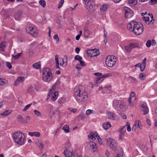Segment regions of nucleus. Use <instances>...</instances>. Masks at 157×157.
I'll list each match as a JSON object with an SVG mask.
<instances>
[{
  "mask_svg": "<svg viewBox=\"0 0 157 157\" xmlns=\"http://www.w3.org/2000/svg\"><path fill=\"white\" fill-rule=\"evenodd\" d=\"M35 91V88L32 86H29L27 90V92L31 94H33Z\"/></svg>",
  "mask_w": 157,
  "mask_h": 157,
  "instance_id": "nucleus-28",
  "label": "nucleus"
},
{
  "mask_svg": "<svg viewBox=\"0 0 157 157\" xmlns=\"http://www.w3.org/2000/svg\"><path fill=\"white\" fill-rule=\"evenodd\" d=\"M64 0H61L59 2V4L58 6V8L59 9L62 6L64 2Z\"/></svg>",
  "mask_w": 157,
  "mask_h": 157,
  "instance_id": "nucleus-59",
  "label": "nucleus"
},
{
  "mask_svg": "<svg viewBox=\"0 0 157 157\" xmlns=\"http://www.w3.org/2000/svg\"><path fill=\"white\" fill-rule=\"evenodd\" d=\"M18 40L20 42H24L26 40V38L25 37H21L18 39Z\"/></svg>",
  "mask_w": 157,
  "mask_h": 157,
  "instance_id": "nucleus-50",
  "label": "nucleus"
},
{
  "mask_svg": "<svg viewBox=\"0 0 157 157\" xmlns=\"http://www.w3.org/2000/svg\"><path fill=\"white\" fill-rule=\"evenodd\" d=\"M8 81L5 79L0 78V86H4L8 83Z\"/></svg>",
  "mask_w": 157,
  "mask_h": 157,
  "instance_id": "nucleus-25",
  "label": "nucleus"
},
{
  "mask_svg": "<svg viewBox=\"0 0 157 157\" xmlns=\"http://www.w3.org/2000/svg\"><path fill=\"white\" fill-rule=\"evenodd\" d=\"M103 80L101 76V77H98L96 79V82L97 84L100 83Z\"/></svg>",
  "mask_w": 157,
  "mask_h": 157,
  "instance_id": "nucleus-38",
  "label": "nucleus"
},
{
  "mask_svg": "<svg viewBox=\"0 0 157 157\" xmlns=\"http://www.w3.org/2000/svg\"><path fill=\"white\" fill-rule=\"evenodd\" d=\"M113 106L116 110H122L124 109V103L121 101L115 100L113 101Z\"/></svg>",
  "mask_w": 157,
  "mask_h": 157,
  "instance_id": "nucleus-5",
  "label": "nucleus"
},
{
  "mask_svg": "<svg viewBox=\"0 0 157 157\" xmlns=\"http://www.w3.org/2000/svg\"><path fill=\"white\" fill-rule=\"evenodd\" d=\"M58 94V92H55L52 93L51 92H49L48 96V98L51 97V99L53 101H55L57 98Z\"/></svg>",
  "mask_w": 157,
  "mask_h": 157,
  "instance_id": "nucleus-13",
  "label": "nucleus"
},
{
  "mask_svg": "<svg viewBox=\"0 0 157 157\" xmlns=\"http://www.w3.org/2000/svg\"><path fill=\"white\" fill-rule=\"evenodd\" d=\"M13 9H9L6 10L4 12V17L6 19L8 18L10 15L11 14L12 12L13 11Z\"/></svg>",
  "mask_w": 157,
  "mask_h": 157,
  "instance_id": "nucleus-18",
  "label": "nucleus"
},
{
  "mask_svg": "<svg viewBox=\"0 0 157 157\" xmlns=\"http://www.w3.org/2000/svg\"><path fill=\"white\" fill-rule=\"evenodd\" d=\"M34 112L35 114L37 116V117H40L41 116V114L40 113L39 111H38L35 110H34Z\"/></svg>",
  "mask_w": 157,
  "mask_h": 157,
  "instance_id": "nucleus-47",
  "label": "nucleus"
},
{
  "mask_svg": "<svg viewBox=\"0 0 157 157\" xmlns=\"http://www.w3.org/2000/svg\"><path fill=\"white\" fill-rule=\"evenodd\" d=\"M138 47L137 44L132 43L129 44L127 46L125 47V50L128 52H130L132 49Z\"/></svg>",
  "mask_w": 157,
  "mask_h": 157,
  "instance_id": "nucleus-10",
  "label": "nucleus"
},
{
  "mask_svg": "<svg viewBox=\"0 0 157 157\" xmlns=\"http://www.w3.org/2000/svg\"><path fill=\"white\" fill-rule=\"evenodd\" d=\"M127 29L136 35L141 34L144 31L142 24L140 21H132L127 25Z\"/></svg>",
  "mask_w": 157,
  "mask_h": 157,
  "instance_id": "nucleus-2",
  "label": "nucleus"
},
{
  "mask_svg": "<svg viewBox=\"0 0 157 157\" xmlns=\"http://www.w3.org/2000/svg\"><path fill=\"white\" fill-rule=\"evenodd\" d=\"M90 147L93 149L97 148V145L96 143L93 141H90L89 143Z\"/></svg>",
  "mask_w": 157,
  "mask_h": 157,
  "instance_id": "nucleus-37",
  "label": "nucleus"
},
{
  "mask_svg": "<svg viewBox=\"0 0 157 157\" xmlns=\"http://www.w3.org/2000/svg\"><path fill=\"white\" fill-rule=\"evenodd\" d=\"M29 135L31 136H35L37 137H39L40 136V134L39 132H29Z\"/></svg>",
  "mask_w": 157,
  "mask_h": 157,
  "instance_id": "nucleus-24",
  "label": "nucleus"
},
{
  "mask_svg": "<svg viewBox=\"0 0 157 157\" xmlns=\"http://www.w3.org/2000/svg\"><path fill=\"white\" fill-rule=\"evenodd\" d=\"M32 105V103H30V104H29L26 105L24 108L23 109L22 111L23 112L26 111V110H27L29 107L30 106Z\"/></svg>",
  "mask_w": 157,
  "mask_h": 157,
  "instance_id": "nucleus-45",
  "label": "nucleus"
},
{
  "mask_svg": "<svg viewBox=\"0 0 157 157\" xmlns=\"http://www.w3.org/2000/svg\"><path fill=\"white\" fill-rule=\"evenodd\" d=\"M53 38L54 39H56L57 42H58L59 41V39L57 34L53 36Z\"/></svg>",
  "mask_w": 157,
  "mask_h": 157,
  "instance_id": "nucleus-60",
  "label": "nucleus"
},
{
  "mask_svg": "<svg viewBox=\"0 0 157 157\" xmlns=\"http://www.w3.org/2000/svg\"><path fill=\"white\" fill-rule=\"evenodd\" d=\"M76 60H79V63H80L81 66H85L86 65V64L85 63L84 61L82 60V59H76Z\"/></svg>",
  "mask_w": 157,
  "mask_h": 157,
  "instance_id": "nucleus-52",
  "label": "nucleus"
},
{
  "mask_svg": "<svg viewBox=\"0 0 157 157\" xmlns=\"http://www.w3.org/2000/svg\"><path fill=\"white\" fill-rule=\"evenodd\" d=\"M126 127L125 126H121L119 128L118 132H119L124 133V132L126 131Z\"/></svg>",
  "mask_w": 157,
  "mask_h": 157,
  "instance_id": "nucleus-36",
  "label": "nucleus"
},
{
  "mask_svg": "<svg viewBox=\"0 0 157 157\" xmlns=\"http://www.w3.org/2000/svg\"><path fill=\"white\" fill-rule=\"evenodd\" d=\"M143 19L145 22H147L149 21V18L148 17H146L144 16L143 17Z\"/></svg>",
  "mask_w": 157,
  "mask_h": 157,
  "instance_id": "nucleus-61",
  "label": "nucleus"
},
{
  "mask_svg": "<svg viewBox=\"0 0 157 157\" xmlns=\"http://www.w3.org/2000/svg\"><path fill=\"white\" fill-rule=\"evenodd\" d=\"M125 17L126 18H129L132 17L133 15V11L128 7H125Z\"/></svg>",
  "mask_w": 157,
  "mask_h": 157,
  "instance_id": "nucleus-9",
  "label": "nucleus"
},
{
  "mask_svg": "<svg viewBox=\"0 0 157 157\" xmlns=\"http://www.w3.org/2000/svg\"><path fill=\"white\" fill-rule=\"evenodd\" d=\"M108 114L109 118L112 120H114L115 119L116 116L115 113L110 112Z\"/></svg>",
  "mask_w": 157,
  "mask_h": 157,
  "instance_id": "nucleus-27",
  "label": "nucleus"
},
{
  "mask_svg": "<svg viewBox=\"0 0 157 157\" xmlns=\"http://www.w3.org/2000/svg\"><path fill=\"white\" fill-rule=\"evenodd\" d=\"M17 119H18L19 122H21L22 124H25L26 122L25 121V120L21 115H18L17 117Z\"/></svg>",
  "mask_w": 157,
  "mask_h": 157,
  "instance_id": "nucleus-23",
  "label": "nucleus"
},
{
  "mask_svg": "<svg viewBox=\"0 0 157 157\" xmlns=\"http://www.w3.org/2000/svg\"><path fill=\"white\" fill-rule=\"evenodd\" d=\"M52 78V75L51 70L48 68L44 69L43 71L42 79L45 82L51 81Z\"/></svg>",
  "mask_w": 157,
  "mask_h": 157,
  "instance_id": "nucleus-4",
  "label": "nucleus"
},
{
  "mask_svg": "<svg viewBox=\"0 0 157 157\" xmlns=\"http://www.w3.org/2000/svg\"><path fill=\"white\" fill-rule=\"evenodd\" d=\"M22 52L18 53L17 55H12V56L14 58V59H18L20 58L21 56V55Z\"/></svg>",
  "mask_w": 157,
  "mask_h": 157,
  "instance_id": "nucleus-42",
  "label": "nucleus"
},
{
  "mask_svg": "<svg viewBox=\"0 0 157 157\" xmlns=\"http://www.w3.org/2000/svg\"><path fill=\"white\" fill-rule=\"evenodd\" d=\"M56 88V86H53L52 88L49 90V92H51L52 93L55 92V90Z\"/></svg>",
  "mask_w": 157,
  "mask_h": 157,
  "instance_id": "nucleus-56",
  "label": "nucleus"
},
{
  "mask_svg": "<svg viewBox=\"0 0 157 157\" xmlns=\"http://www.w3.org/2000/svg\"><path fill=\"white\" fill-rule=\"evenodd\" d=\"M86 5L87 9L90 11L92 12L94 10V5L93 2L89 1Z\"/></svg>",
  "mask_w": 157,
  "mask_h": 157,
  "instance_id": "nucleus-11",
  "label": "nucleus"
},
{
  "mask_svg": "<svg viewBox=\"0 0 157 157\" xmlns=\"http://www.w3.org/2000/svg\"><path fill=\"white\" fill-rule=\"evenodd\" d=\"M74 94L76 100L78 102H84L88 99V95L82 85L77 86L74 90Z\"/></svg>",
  "mask_w": 157,
  "mask_h": 157,
  "instance_id": "nucleus-1",
  "label": "nucleus"
},
{
  "mask_svg": "<svg viewBox=\"0 0 157 157\" xmlns=\"http://www.w3.org/2000/svg\"><path fill=\"white\" fill-rule=\"evenodd\" d=\"M134 124L137 127H139L140 129H142V126L141 124V123L140 121L139 120L136 121L135 123Z\"/></svg>",
  "mask_w": 157,
  "mask_h": 157,
  "instance_id": "nucleus-30",
  "label": "nucleus"
},
{
  "mask_svg": "<svg viewBox=\"0 0 157 157\" xmlns=\"http://www.w3.org/2000/svg\"><path fill=\"white\" fill-rule=\"evenodd\" d=\"M111 126L110 123L107 122L104 123L103 125V127L104 128L105 130L108 129Z\"/></svg>",
  "mask_w": 157,
  "mask_h": 157,
  "instance_id": "nucleus-26",
  "label": "nucleus"
},
{
  "mask_svg": "<svg viewBox=\"0 0 157 157\" xmlns=\"http://www.w3.org/2000/svg\"><path fill=\"white\" fill-rule=\"evenodd\" d=\"M56 61V68L58 69L59 68V59H55Z\"/></svg>",
  "mask_w": 157,
  "mask_h": 157,
  "instance_id": "nucleus-63",
  "label": "nucleus"
},
{
  "mask_svg": "<svg viewBox=\"0 0 157 157\" xmlns=\"http://www.w3.org/2000/svg\"><path fill=\"white\" fill-rule=\"evenodd\" d=\"M146 59H143L141 63L137 64L135 65V66H136V65H139V67H140L141 71H144L146 65Z\"/></svg>",
  "mask_w": 157,
  "mask_h": 157,
  "instance_id": "nucleus-16",
  "label": "nucleus"
},
{
  "mask_svg": "<svg viewBox=\"0 0 157 157\" xmlns=\"http://www.w3.org/2000/svg\"><path fill=\"white\" fill-rule=\"evenodd\" d=\"M25 80V78L22 76H19L17 79L14 83V85L16 86L18 85L20 82H23Z\"/></svg>",
  "mask_w": 157,
  "mask_h": 157,
  "instance_id": "nucleus-19",
  "label": "nucleus"
},
{
  "mask_svg": "<svg viewBox=\"0 0 157 157\" xmlns=\"http://www.w3.org/2000/svg\"><path fill=\"white\" fill-rule=\"evenodd\" d=\"M148 15L150 16V17H151V21H150L148 22V25H149V24L152 25L153 24L154 22H153V21H153L152 20H153V21H154V20L153 19V15L152 14H148Z\"/></svg>",
  "mask_w": 157,
  "mask_h": 157,
  "instance_id": "nucleus-46",
  "label": "nucleus"
},
{
  "mask_svg": "<svg viewBox=\"0 0 157 157\" xmlns=\"http://www.w3.org/2000/svg\"><path fill=\"white\" fill-rule=\"evenodd\" d=\"M63 153L66 157H75V155L70 152L67 148H65Z\"/></svg>",
  "mask_w": 157,
  "mask_h": 157,
  "instance_id": "nucleus-15",
  "label": "nucleus"
},
{
  "mask_svg": "<svg viewBox=\"0 0 157 157\" xmlns=\"http://www.w3.org/2000/svg\"><path fill=\"white\" fill-rule=\"evenodd\" d=\"M90 32L88 30H86L84 32V37L87 38L90 34Z\"/></svg>",
  "mask_w": 157,
  "mask_h": 157,
  "instance_id": "nucleus-41",
  "label": "nucleus"
},
{
  "mask_svg": "<svg viewBox=\"0 0 157 157\" xmlns=\"http://www.w3.org/2000/svg\"><path fill=\"white\" fill-rule=\"evenodd\" d=\"M128 3L133 6L136 5L137 2V0H128Z\"/></svg>",
  "mask_w": 157,
  "mask_h": 157,
  "instance_id": "nucleus-39",
  "label": "nucleus"
},
{
  "mask_svg": "<svg viewBox=\"0 0 157 157\" xmlns=\"http://www.w3.org/2000/svg\"><path fill=\"white\" fill-rule=\"evenodd\" d=\"M139 78L141 80H143L145 78V75L143 73H141L140 74Z\"/></svg>",
  "mask_w": 157,
  "mask_h": 157,
  "instance_id": "nucleus-48",
  "label": "nucleus"
},
{
  "mask_svg": "<svg viewBox=\"0 0 157 157\" xmlns=\"http://www.w3.org/2000/svg\"><path fill=\"white\" fill-rule=\"evenodd\" d=\"M33 68L36 69H38L40 67V62H38L33 64Z\"/></svg>",
  "mask_w": 157,
  "mask_h": 157,
  "instance_id": "nucleus-33",
  "label": "nucleus"
},
{
  "mask_svg": "<svg viewBox=\"0 0 157 157\" xmlns=\"http://www.w3.org/2000/svg\"><path fill=\"white\" fill-rule=\"evenodd\" d=\"M151 42L150 40H148L147 42L146 45L147 47H149L151 46Z\"/></svg>",
  "mask_w": 157,
  "mask_h": 157,
  "instance_id": "nucleus-58",
  "label": "nucleus"
},
{
  "mask_svg": "<svg viewBox=\"0 0 157 157\" xmlns=\"http://www.w3.org/2000/svg\"><path fill=\"white\" fill-rule=\"evenodd\" d=\"M98 135V133L96 132H91L88 135V138L90 140H94L96 139V136Z\"/></svg>",
  "mask_w": 157,
  "mask_h": 157,
  "instance_id": "nucleus-17",
  "label": "nucleus"
},
{
  "mask_svg": "<svg viewBox=\"0 0 157 157\" xmlns=\"http://www.w3.org/2000/svg\"><path fill=\"white\" fill-rule=\"evenodd\" d=\"M36 144L37 146L41 150H42L44 148V145L42 144V141L38 140L36 142Z\"/></svg>",
  "mask_w": 157,
  "mask_h": 157,
  "instance_id": "nucleus-22",
  "label": "nucleus"
},
{
  "mask_svg": "<svg viewBox=\"0 0 157 157\" xmlns=\"http://www.w3.org/2000/svg\"><path fill=\"white\" fill-rule=\"evenodd\" d=\"M114 59H106L105 63L106 65L109 67H111L113 66L116 62V60Z\"/></svg>",
  "mask_w": 157,
  "mask_h": 157,
  "instance_id": "nucleus-14",
  "label": "nucleus"
},
{
  "mask_svg": "<svg viewBox=\"0 0 157 157\" xmlns=\"http://www.w3.org/2000/svg\"><path fill=\"white\" fill-rule=\"evenodd\" d=\"M107 145L110 148L115 150L117 146V142L114 139L109 138L106 140Z\"/></svg>",
  "mask_w": 157,
  "mask_h": 157,
  "instance_id": "nucleus-8",
  "label": "nucleus"
},
{
  "mask_svg": "<svg viewBox=\"0 0 157 157\" xmlns=\"http://www.w3.org/2000/svg\"><path fill=\"white\" fill-rule=\"evenodd\" d=\"M140 109L142 111L144 112L143 114L145 115L148 114L149 112V110L147 106V105L146 103L140 105Z\"/></svg>",
  "mask_w": 157,
  "mask_h": 157,
  "instance_id": "nucleus-12",
  "label": "nucleus"
},
{
  "mask_svg": "<svg viewBox=\"0 0 157 157\" xmlns=\"http://www.w3.org/2000/svg\"><path fill=\"white\" fill-rule=\"evenodd\" d=\"M117 152L116 150H115V152L117 153L114 157H122L123 155L122 151L121 150H117Z\"/></svg>",
  "mask_w": 157,
  "mask_h": 157,
  "instance_id": "nucleus-29",
  "label": "nucleus"
},
{
  "mask_svg": "<svg viewBox=\"0 0 157 157\" xmlns=\"http://www.w3.org/2000/svg\"><path fill=\"white\" fill-rule=\"evenodd\" d=\"M22 13L21 11H18L14 14V17L17 20H19L22 15Z\"/></svg>",
  "mask_w": 157,
  "mask_h": 157,
  "instance_id": "nucleus-20",
  "label": "nucleus"
},
{
  "mask_svg": "<svg viewBox=\"0 0 157 157\" xmlns=\"http://www.w3.org/2000/svg\"><path fill=\"white\" fill-rule=\"evenodd\" d=\"M66 98L64 97H62L60 98L58 100V102L59 103H62L64 102L65 101Z\"/></svg>",
  "mask_w": 157,
  "mask_h": 157,
  "instance_id": "nucleus-40",
  "label": "nucleus"
},
{
  "mask_svg": "<svg viewBox=\"0 0 157 157\" xmlns=\"http://www.w3.org/2000/svg\"><path fill=\"white\" fill-rule=\"evenodd\" d=\"M106 59H117V57L113 55H109L107 56Z\"/></svg>",
  "mask_w": 157,
  "mask_h": 157,
  "instance_id": "nucleus-54",
  "label": "nucleus"
},
{
  "mask_svg": "<svg viewBox=\"0 0 157 157\" xmlns=\"http://www.w3.org/2000/svg\"><path fill=\"white\" fill-rule=\"evenodd\" d=\"M108 4L103 5L100 7V9L101 11L104 12L108 8Z\"/></svg>",
  "mask_w": 157,
  "mask_h": 157,
  "instance_id": "nucleus-32",
  "label": "nucleus"
},
{
  "mask_svg": "<svg viewBox=\"0 0 157 157\" xmlns=\"http://www.w3.org/2000/svg\"><path fill=\"white\" fill-rule=\"evenodd\" d=\"M135 95V93L134 92H132L131 93L130 97L129 98H131V99L132 98H133Z\"/></svg>",
  "mask_w": 157,
  "mask_h": 157,
  "instance_id": "nucleus-64",
  "label": "nucleus"
},
{
  "mask_svg": "<svg viewBox=\"0 0 157 157\" xmlns=\"http://www.w3.org/2000/svg\"><path fill=\"white\" fill-rule=\"evenodd\" d=\"M11 111L10 110H6L3 112L1 114V115L3 116H6L9 115L11 113Z\"/></svg>",
  "mask_w": 157,
  "mask_h": 157,
  "instance_id": "nucleus-31",
  "label": "nucleus"
},
{
  "mask_svg": "<svg viewBox=\"0 0 157 157\" xmlns=\"http://www.w3.org/2000/svg\"><path fill=\"white\" fill-rule=\"evenodd\" d=\"M62 129L64 131V132L66 133L70 132L69 127L67 125H64L62 128Z\"/></svg>",
  "mask_w": 157,
  "mask_h": 157,
  "instance_id": "nucleus-35",
  "label": "nucleus"
},
{
  "mask_svg": "<svg viewBox=\"0 0 157 157\" xmlns=\"http://www.w3.org/2000/svg\"><path fill=\"white\" fill-rule=\"evenodd\" d=\"M94 112V111L92 110L88 109L86 111V113L87 115H89Z\"/></svg>",
  "mask_w": 157,
  "mask_h": 157,
  "instance_id": "nucleus-53",
  "label": "nucleus"
},
{
  "mask_svg": "<svg viewBox=\"0 0 157 157\" xmlns=\"http://www.w3.org/2000/svg\"><path fill=\"white\" fill-rule=\"evenodd\" d=\"M128 102L129 105L130 107H132L133 106V104L131 101V98H129L128 99Z\"/></svg>",
  "mask_w": 157,
  "mask_h": 157,
  "instance_id": "nucleus-57",
  "label": "nucleus"
},
{
  "mask_svg": "<svg viewBox=\"0 0 157 157\" xmlns=\"http://www.w3.org/2000/svg\"><path fill=\"white\" fill-rule=\"evenodd\" d=\"M111 74L110 73H109V74H105V75H101V77H102L103 79V80L104 79H105V78L109 77V76H111Z\"/></svg>",
  "mask_w": 157,
  "mask_h": 157,
  "instance_id": "nucleus-55",
  "label": "nucleus"
},
{
  "mask_svg": "<svg viewBox=\"0 0 157 157\" xmlns=\"http://www.w3.org/2000/svg\"><path fill=\"white\" fill-rule=\"evenodd\" d=\"M26 32L31 36L34 37L37 36L38 30L36 27L29 26L26 27Z\"/></svg>",
  "mask_w": 157,
  "mask_h": 157,
  "instance_id": "nucleus-7",
  "label": "nucleus"
},
{
  "mask_svg": "<svg viewBox=\"0 0 157 157\" xmlns=\"http://www.w3.org/2000/svg\"><path fill=\"white\" fill-rule=\"evenodd\" d=\"M67 59H59V64L62 67H64L67 64Z\"/></svg>",
  "mask_w": 157,
  "mask_h": 157,
  "instance_id": "nucleus-21",
  "label": "nucleus"
},
{
  "mask_svg": "<svg viewBox=\"0 0 157 157\" xmlns=\"http://www.w3.org/2000/svg\"><path fill=\"white\" fill-rule=\"evenodd\" d=\"M30 117L29 116H27L26 118V120H25V121L26 122L25 124H27L28 122L30 120Z\"/></svg>",
  "mask_w": 157,
  "mask_h": 157,
  "instance_id": "nucleus-62",
  "label": "nucleus"
},
{
  "mask_svg": "<svg viewBox=\"0 0 157 157\" xmlns=\"http://www.w3.org/2000/svg\"><path fill=\"white\" fill-rule=\"evenodd\" d=\"M6 65L9 69H10L12 68L11 63L7 62H6Z\"/></svg>",
  "mask_w": 157,
  "mask_h": 157,
  "instance_id": "nucleus-49",
  "label": "nucleus"
},
{
  "mask_svg": "<svg viewBox=\"0 0 157 157\" xmlns=\"http://www.w3.org/2000/svg\"><path fill=\"white\" fill-rule=\"evenodd\" d=\"M39 3L43 7H45L46 2L44 0H40Z\"/></svg>",
  "mask_w": 157,
  "mask_h": 157,
  "instance_id": "nucleus-43",
  "label": "nucleus"
},
{
  "mask_svg": "<svg viewBox=\"0 0 157 157\" xmlns=\"http://www.w3.org/2000/svg\"><path fill=\"white\" fill-rule=\"evenodd\" d=\"M86 55L90 57H95L100 54L99 50L96 48L93 49H88L86 52Z\"/></svg>",
  "mask_w": 157,
  "mask_h": 157,
  "instance_id": "nucleus-6",
  "label": "nucleus"
},
{
  "mask_svg": "<svg viewBox=\"0 0 157 157\" xmlns=\"http://www.w3.org/2000/svg\"><path fill=\"white\" fill-rule=\"evenodd\" d=\"M128 79L130 80L131 82L132 83H134L136 84L137 83V81L136 79L133 77L130 76L128 77Z\"/></svg>",
  "mask_w": 157,
  "mask_h": 157,
  "instance_id": "nucleus-34",
  "label": "nucleus"
},
{
  "mask_svg": "<svg viewBox=\"0 0 157 157\" xmlns=\"http://www.w3.org/2000/svg\"><path fill=\"white\" fill-rule=\"evenodd\" d=\"M15 142L18 144L22 145L25 143V136L20 132H15L13 136Z\"/></svg>",
  "mask_w": 157,
  "mask_h": 157,
  "instance_id": "nucleus-3",
  "label": "nucleus"
},
{
  "mask_svg": "<svg viewBox=\"0 0 157 157\" xmlns=\"http://www.w3.org/2000/svg\"><path fill=\"white\" fill-rule=\"evenodd\" d=\"M111 86H105L104 88V90L105 91H108L111 89Z\"/></svg>",
  "mask_w": 157,
  "mask_h": 157,
  "instance_id": "nucleus-51",
  "label": "nucleus"
},
{
  "mask_svg": "<svg viewBox=\"0 0 157 157\" xmlns=\"http://www.w3.org/2000/svg\"><path fill=\"white\" fill-rule=\"evenodd\" d=\"M157 3V0H150L149 1V4L150 5H152Z\"/></svg>",
  "mask_w": 157,
  "mask_h": 157,
  "instance_id": "nucleus-44",
  "label": "nucleus"
}]
</instances>
